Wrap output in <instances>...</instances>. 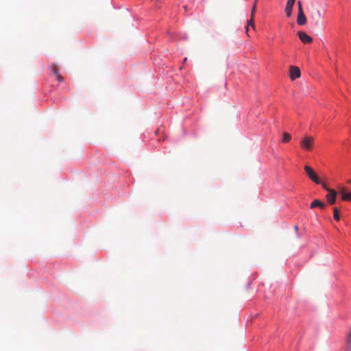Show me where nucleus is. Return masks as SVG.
<instances>
[{
	"label": "nucleus",
	"mask_w": 351,
	"mask_h": 351,
	"mask_svg": "<svg viewBox=\"0 0 351 351\" xmlns=\"http://www.w3.org/2000/svg\"><path fill=\"white\" fill-rule=\"evenodd\" d=\"M306 174L308 177L315 184H321V180L314 171V170L308 165H305L304 167Z\"/></svg>",
	"instance_id": "obj_1"
},
{
	"label": "nucleus",
	"mask_w": 351,
	"mask_h": 351,
	"mask_svg": "<svg viewBox=\"0 0 351 351\" xmlns=\"http://www.w3.org/2000/svg\"><path fill=\"white\" fill-rule=\"evenodd\" d=\"M314 143V138L310 136H305L301 141L300 145L302 149L310 151L311 150Z\"/></svg>",
	"instance_id": "obj_2"
},
{
	"label": "nucleus",
	"mask_w": 351,
	"mask_h": 351,
	"mask_svg": "<svg viewBox=\"0 0 351 351\" xmlns=\"http://www.w3.org/2000/svg\"><path fill=\"white\" fill-rule=\"evenodd\" d=\"M258 3V0H254L253 6L251 10V16L250 19L247 21V27H245L246 33L248 34L249 27L251 26L254 29H255V24H254V15L256 10V5Z\"/></svg>",
	"instance_id": "obj_3"
},
{
	"label": "nucleus",
	"mask_w": 351,
	"mask_h": 351,
	"mask_svg": "<svg viewBox=\"0 0 351 351\" xmlns=\"http://www.w3.org/2000/svg\"><path fill=\"white\" fill-rule=\"evenodd\" d=\"M300 70L298 66H291L289 69V77L291 80H294L296 78L300 77Z\"/></svg>",
	"instance_id": "obj_4"
},
{
	"label": "nucleus",
	"mask_w": 351,
	"mask_h": 351,
	"mask_svg": "<svg viewBox=\"0 0 351 351\" xmlns=\"http://www.w3.org/2000/svg\"><path fill=\"white\" fill-rule=\"evenodd\" d=\"M298 36L300 40L304 44H308L312 42V38L304 32L299 31Z\"/></svg>",
	"instance_id": "obj_5"
},
{
	"label": "nucleus",
	"mask_w": 351,
	"mask_h": 351,
	"mask_svg": "<svg viewBox=\"0 0 351 351\" xmlns=\"http://www.w3.org/2000/svg\"><path fill=\"white\" fill-rule=\"evenodd\" d=\"M337 195V193L334 189L329 191L328 193L326 195V199L329 204H333L335 203Z\"/></svg>",
	"instance_id": "obj_6"
},
{
	"label": "nucleus",
	"mask_w": 351,
	"mask_h": 351,
	"mask_svg": "<svg viewBox=\"0 0 351 351\" xmlns=\"http://www.w3.org/2000/svg\"><path fill=\"white\" fill-rule=\"evenodd\" d=\"M297 23L299 25H304L306 23V18L304 12L298 13Z\"/></svg>",
	"instance_id": "obj_7"
},
{
	"label": "nucleus",
	"mask_w": 351,
	"mask_h": 351,
	"mask_svg": "<svg viewBox=\"0 0 351 351\" xmlns=\"http://www.w3.org/2000/svg\"><path fill=\"white\" fill-rule=\"evenodd\" d=\"M315 207H319L321 209H324L326 207V204L322 202L319 199H314L311 204V208H314Z\"/></svg>",
	"instance_id": "obj_8"
},
{
	"label": "nucleus",
	"mask_w": 351,
	"mask_h": 351,
	"mask_svg": "<svg viewBox=\"0 0 351 351\" xmlns=\"http://www.w3.org/2000/svg\"><path fill=\"white\" fill-rule=\"evenodd\" d=\"M293 5L294 4L293 3H290L289 1L287 2L285 12L287 17H290L291 16Z\"/></svg>",
	"instance_id": "obj_9"
},
{
	"label": "nucleus",
	"mask_w": 351,
	"mask_h": 351,
	"mask_svg": "<svg viewBox=\"0 0 351 351\" xmlns=\"http://www.w3.org/2000/svg\"><path fill=\"white\" fill-rule=\"evenodd\" d=\"M346 351H351V328L346 338Z\"/></svg>",
	"instance_id": "obj_10"
},
{
	"label": "nucleus",
	"mask_w": 351,
	"mask_h": 351,
	"mask_svg": "<svg viewBox=\"0 0 351 351\" xmlns=\"http://www.w3.org/2000/svg\"><path fill=\"white\" fill-rule=\"evenodd\" d=\"M340 193L341 195V199L343 201H350L351 202V193H347L344 189H342L340 191Z\"/></svg>",
	"instance_id": "obj_11"
},
{
	"label": "nucleus",
	"mask_w": 351,
	"mask_h": 351,
	"mask_svg": "<svg viewBox=\"0 0 351 351\" xmlns=\"http://www.w3.org/2000/svg\"><path fill=\"white\" fill-rule=\"evenodd\" d=\"M51 74L53 75H57L59 74V69L57 64H51L49 66Z\"/></svg>",
	"instance_id": "obj_12"
},
{
	"label": "nucleus",
	"mask_w": 351,
	"mask_h": 351,
	"mask_svg": "<svg viewBox=\"0 0 351 351\" xmlns=\"http://www.w3.org/2000/svg\"><path fill=\"white\" fill-rule=\"evenodd\" d=\"M291 139V135L287 132H284L282 134V142L288 143Z\"/></svg>",
	"instance_id": "obj_13"
},
{
	"label": "nucleus",
	"mask_w": 351,
	"mask_h": 351,
	"mask_svg": "<svg viewBox=\"0 0 351 351\" xmlns=\"http://www.w3.org/2000/svg\"><path fill=\"white\" fill-rule=\"evenodd\" d=\"M333 217L336 221L340 219L339 211L337 207L333 208Z\"/></svg>",
	"instance_id": "obj_14"
},
{
	"label": "nucleus",
	"mask_w": 351,
	"mask_h": 351,
	"mask_svg": "<svg viewBox=\"0 0 351 351\" xmlns=\"http://www.w3.org/2000/svg\"><path fill=\"white\" fill-rule=\"evenodd\" d=\"M298 8V12H303V9L302 7V2L300 1H298L297 2Z\"/></svg>",
	"instance_id": "obj_15"
},
{
	"label": "nucleus",
	"mask_w": 351,
	"mask_h": 351,
	"mask_svg": "<svg viewBox=\"0 0 351 351\" xmlns=\"http://www.w3.org/2000/svg\"><path fill=\"white\" fill-rule=\"evenodd\" d=\"M56 77L59 82H62L64 81V77L60 73L56 75Z\"/></svg>",
	"instance_id": "obj_16"
},
{
	"label": "nucleus",
	"mask_w": 351,
	"mask_h": 351,
	"mask_svg": "<svg viewBox=\"0 0 351 351\" xmlns=\"http://www.w3.org/2000/svg\"><path fill=\"white\" fill-rule=\"evenodd\" d=\"M320 184L322 185V187H323L326 191H328V192H329V191H330V190H331L330 189L328 188V186H326V184L324 182H322V181H321V184Z\"/></svg>",
	"instance_id": "obj_17"
},
{
	"label": "nucleus",
	"mask_w": 351,
	"mask_h": 351,
	"mask_svg": "<svg viewBox=\"0 0 351 351\" xmlns=\"http://www.w3.org/2000/svg\"><path fill=\"white\" fill-rule=\"evenodd\" d=\"M287 1H289L290 3H293L294 4L295 2V0H288Z\"/></svg>",
	"instance_id": "obj_18"
},
{
	"label": "nucleus",
	"mask_w": 351,
	"mask_h": 351,
	"mask_svg": "<svg viewBox=\"0 0 351 351\" xmlns=\"http://www.w3.org/2000/svg\"><path fill=\"white\" fill-rule=\"evenodd\" d=\"M183 8L184 9L185 11L187 10V6L186 5L183 6Z\"/></svg>",
	"instance_id": "obj_19"
},
{
	"label": "nucleus",
	"mask_w": 351,
	"mask_h": 351,
	"mask_svg": "<svg viewBox=\"0 0 351 351\" xmlns=\"http://www.w3.org/2000/svg\"><path fill=\"white\" fill-rule=\"evenodd\" d=\"M317 14L319 15V17H321V14H320L319 12H317Z\"/></svg>",
	"instance_id": "obj_20"
},
{
	"label": "nucleus",
	"mask_w": 351,
	"mask_h": 351,
	"mask_svg": "<svg viewBox=\"0 0 351 351\" xmlns=\"http://www.w3.org/2000/svg\"><path fill=\"white\" fill-rule=\"evenodd\" d=\"M186 61V58H185L184 59V62H185Z\"/></svg>",
	"instance_id": "obj_21"
},
{
	"label": "nucleus",
	"mask_w": 351,
	"mask_h": 351,
	"mask_svg": "<svg viewBox=\"0 0 351 351\" xmlns=\"http://www.w3.org/2000/svg\"><path fill=\"white\" fill-rule=\"evenodd\" d=\"M295 230H298V226H295Z\"/></svg>",
	"instance_id": "obj_22"
},
{
	"label": "nucleus",
	"mask_w": 351,
	"mask_h": 351,
	"mask_svg": "<svg viewBox=\"0 0 351 351\" xmlns=\"http://www.w3.org/2000/svg\"><path fill=\"white\" fill-rule=\"evenodd\" d=\"M349 183H350V184H351V180L349 181Z\"/></svg>",
	"instance_id": "obj_23"
}]
</instances>
